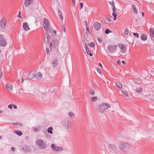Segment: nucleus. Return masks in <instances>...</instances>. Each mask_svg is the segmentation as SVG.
Segmentation results:
<instances>
[{
	"mask_svg": "<svg viewBox=\"0 0 154 154\" xmlns=\"http://www.w3.org/2000/svg\"><path fill=\"white\" fill-rule=\"evenodd\" d=\"M118 147L120 150L125 153L128 152L131 148L130 146L128 144L123 141H121L119 143Z\"/></svg>",
	"mask_w": 154,
	"mask_h": 154,
	"instance_id": "obj_1",
	"label": "nucleus"
},
{
	"mask_svg": "<svg viewBox=\"0 0 154 154\" xmlns=\"http://www.w3.org/2000/svg\"><path fill=\"white\" fill-rule=\"evenodd\" d=\"M110 107V106L109 103H102L98 105L97 109L98 112L102 113Z\"/></svg>",
	"mask_w": 154,
	"mask_h": 154,
	"instance_id": "obj_2",
	"label": "nucleus"
},
{
	"mask_svg": "<svg viewBox=\"0 0 154 154\" xmlns=\"http://www.w3.org/2000/svg\"><path fill=\"white\" fill-rule=\"evenodd\" d=\"M35 143L41 149H44L46 147V142H44L42 139H41L36 140Z\"/></svg>",
	"mask_w": 154,
	"mask_h": 154,
	"instance_id": "obj_3",
	"label": "nucleus"
},
{
	"mask_svg": "<svg viewBox=\"0 0 154 154\" xmlns=\"http://www.w3.org/2000/svg\"><path fill=\"white\" fill-rule=\"evenodd\" d=\"M117 48V46L116 45H109L107 47V50L109 53L112 54L115 52Z\"/></svg>",
	"mask_w": 154,
	"mask_h": 154,
	"instance_id": "obj_4",
	"label": "nucleus"
},
{
	"mask_svg": "<svg viewBox=\"0 0 154 154\" xmlns=\"http://www.w3.org/2000/svg\"><path fill=\"white\" fill-rule=\"evenodd\" d=\"M62 125L66 129H69L71 127V123L67 119H65L63 121Z\"/></svg>",
	"mask_w": 154,
	"mask_h": 154,
	"instance_id": "obj_5",
	"label": "nucleus"
},
{
	"mask_svg": "<svg viewBox=\"0 0 154 154\" xmlns=\"http://www.w3.org/2000/svg\"><path fill=\"white\" fill-rule=\"evenodd\" d=\"M43 27L46 32H48V28L50 26V25L48 19L46 18H45L43 21Z\"/></svg>",
	"mask_w": 154,
	"mask_h": 154,
	"instance_id": "obj_6",
	"label": "nucleus"
},
{
	"mask_svg": "<svg viewBox=\"0 0 154 154\" xmlns=\"http://www.w3.org/2000/svg\"><path fill=\"white\" fill-rule=\"evenodd\" d=\"M3 37V35H0V46L4 47L6 45L7 42Z\"/></svg>",
	"mask_w": 154,
	"mask_h": 154,
	"instance_id": "obj_7",
	"label": "nucleus"
},
{
	"mask_svg": "<svg viewBox=\"0 0 154 154\" xmlns=\"http://www.w3.org/2000/svg\"><path fill=\"white\" fill-rule=\"evenodd\" d=\"M93 25L94 29L97 31L99 30L101 27L100 23L98 22H96L94 23Z\"/></svg>",
	"mask_w": 154,
	"mask_h": 154,
	"instance_id": "obj_8",
	"label": "nucleus"
},
{
	"mask_svg": "<svg viewBox=\"0 0 154 154\" xmlns=\"http://www.w3.org/2000/svg\"><path fill=\"white\" fill-rule=\"evenodd\" d=\"M58 60L57 58L54 59L53 61H50L51 63L52 64L53 67L55 68L56 67L58 64Z\"/></svg>",
	"mask_w": 154,
	"mask_h": 154,
	"instance_id": "obj_9",
	"label": "nucleus"
},
{
	"mask_svg": "<svg viewBox=\"0 0 154 154\" xmlns=\"http://www.w3.org/2000/svg\"><path fill=\"white\" fill-rule=\"evenodd\" d=\"M34 0H25L24 5L26 7H28L32 3Z\"/></svg>",
	"mask_w": 154,
	"mask_h": 154,
	"instance_id": "obj_10",
	"label": "nucleus"
},
{
	"mask_svg": "<svg viewBox=\"0 0 154 154\" xmlns=\"http://www.w3.org/2000/svg\"><path fill=\"white\" fill-rule=\"evenodd\" d=\"M119 47L121 50V52L124 53L125 52L126 50V46L125 45L121 44L119 45Z\"/></svg>",
	"mask_w": 154,
	"mask_h": 154,
	"instance_id": "obj_11",
	"label": "nucleus"
},
{
	"mask_svg": "<svg viewBox=\"0 0 154 154\" xmlns=\"http://www.w3.org/2000/svg\"><path fill=\"white\" fill-rule=\"evenodd\" d=\"M45 35L46 36V38L45 37L44 41L45 44H48L49 43L50 41V39L49 38V35L48 34V32H46L45 33Z\"/></svg>",
	"mask_w": 154,
	"mask_h": 154,
	"instance_id": "obj_12",
	"label": "nucleus"
},
{
	"mask_svg": "<svg viewBox=\"0 0 154 154\" xmlns=\"http://www.w3.org/2000/svg\"><path fill=\"white\" fill-rule=\"evenodd\" d=\"M6 21L3 18L0 22V26L2 28H5L6 26Z\"/></svg>",
	"mask_w": 154,
	"mask_h": 154,
	"instance_id": "obj_13",
	"label": "nucleus"
},
{
	"mask_svg": "<svg viewBox=\"0 0 154 154\" xmlns=\"http://www.w3.org/2000/svg\"><path fill=\"white\" fill-rule=\"evenodd\" d=\"M34 72H30L27 76V78L29 79H31L35 77Z\"/></svg>",
	"mask_w": 154,
	"mask_h": 154,
	"instance_id": "obj_14",
	"label": "nucleus"
},
{
	"mask_svg": "<svg viewBox=\"0 0 154 154\" xmlns=\"http://www.w3.org/2000/svg\"><path fill=\"white\" fill-rule=\"evenodd\" d=\"M42 77V74L40 72H38L36 74L35 77L36 79L38 80H40L41 79Z\"/></svg>",
	"mask_w": 154,
	"mask_h": 154,
	"instance_id": "obj_15",
	"label": "nucleus"
},
{
	"mask_svg": "<svg viewBox=\"0 0 154 154\" xmlns=\"http://www.w3.org/2000/svg\"><path fill=\"white\" fill-rule=\"evenodd\" d=\"M5 87L6 88L8 91H11L12 90L13 86L12 85L9 83L6 84Z\"/></svg>",
	"mask_w": 154,
	"mask_h": 154,
	"instance_id": "obj_16",
	"label": "nucleus"
},
{
	"mask_svg": "<svg viewBox=\"0 0 154 154\" xmlns=\"http://www.w3.org/2000/svg\"><path fill=\"white\" fill-rule=\"evenodd\" d=\"M23 29L26 31L29 30V28L27 23H23Z\"/></svg>",
	"mask_w": 154,
	"mask_h": 154,
	"instance_id": "obj_17",
	"label": "nucleus"
},
{
	"mask_svg": "<svg viewBox=\"0 0 154 154\" xmlns=\"http://www.w3.org/2000/svg\"><path fill=\"white\" fill-rule=\"evenodd\" d=\"M112 16L113 17H114V20H115L116 19V17H117V14L116 12V10H113V13L112 14Z\"/></svg>",
	"mask_w": 154,
	"mask_h": 154,
	"instance_id": "obj_18",
	"label": "nucleus"
},
{
	"mask_svg": "<svg viewBox=\"0 0 154 154\" xmlns=\"http://www.w3.org/2000/svg\"><path fill=\"white\" fill-rule=\"evenodd\" d=\"M140 38L142 40L145 41L147 39V37L146 35L142 34L141 35Z\"/></svg>",
	"mask_w": 154,
	"mask_h": 154,
	"instance_id": "obj_19",
	"label": "nucleus"
},
{
	"mask_svg": "<svg viewBox=\"0 0 154 154\" xmlns=\"http://www.w3.org/2000/svg\"><path fill=\"white\" fill-rule=\"evenodd\" d=\"M109 147L112 150H115L117 149L116 146L115 145L113 144H109Z\"/></svg>",
	"mask_w": 154,
	"mask_h": 154,
	"instance_id": "obj_20",
	"label": "nucleus"
},
{
	"mask_svg": "<svg viewBox=\"0 0 154 154\" xmlns=\"http://www.w3.org/2000/svg\"><path fill=\"white\" fill-rule=\"evenodd\" d=\"M135 7V5L134 4H132V8L135 14H137L138 13V11L137 10L136 8Z\"/></svg>",
	"mask_w": 154,
	"mask_h": 154,
	"instance_id": "obj_21",
	"label": "nucleus"
},
{
	"mask_svg": "<svg viewBox=\"0 0 154 154\" xmlns=\"http://www.w3.org/2000/svg\"><path fill=\"white\" fill-rule=\"evenodd\" d=\"M109 3L110 5H112V8L113 10H114H114H116V8L115 5L114 4V1H112V2H109Z\"/></svg>",
	"mask_w": 154,
	"mask_h": 154,
	"instance_id": "obj_22",
	"label": "nucleus"
},
{
	"mask_svg": "<svg viewBox=\"0 0 154 154\" xmlns=\"http://www.w3.org/2000/svg\"><path fill=\"white\" fill-rule=\"evenodd\" d=\"M49 30L50 32L51 33L56 34V30H54L50 26L48 28V31Z\"/></svg>",
	"mask_w": 154,
	"mask_h": 154,
	"instance_id": "obj_23",
	"label": "nucleus"
},
{
	"mask_svg": "<svg viewBox=\"0 0 154 154\" xmlns=\"http://www.w3.org/2000/svg\"><path fill=\"white\" fill-rule=\"evenodd\" d=\"M142 88L140 86H139L137 88L135 89V91L137 93H138V92L140 93L142 91Z\"/></svg>",
	"mask_w": 154,
	"mask_h": 154,
	"instance_id": "obj_24",
	"label": "nucleus"
},
{
	"mask_svg": "<svg viewBox=\"0 0 154 154\" xmlns=\"http://www.w3.org/2000/svg\"><path fill=\"white\" fill-rule=\"evenodd\" d=\"M63 149L62 147L60 146H56L55 151H62Z\"/></svg>",
	"mask_w": 154,
	"mask_h": 154,
	"instance_id": "obj_25",
	"label": "nucleus"
},
{
	"mask_svg": "<svg viewBox=\"0 0 154 154\" xmlns=\"http://www.w3.org/2000/svg\"><path fill=\"white\" fill-rule=\"evenodd\" d=\"M23 149L24 151L26 152L30 151V148L28 146H25L24 148H23Z\"/></svg>",
	"mask_w": 154,
	"mask_h": 154,
	"instance_id": "obj_26",
	"label": "nucleus"
},
{
	"mask_svg": "<svg viewBox=\"0 0 154 154\" xmlns=\"http://www.w3.org/2000/svg\"><path fill=\"white\" fill-rule=\"evenodd\" d=\"M53 129V128L51 127L47 129V131L48 133H50L51 134H53L52 130Z\"/></svg>",
	"mask_w": 154,
	"mask_h": 154,
	"instance_id": "obj_27",
	"label": "nucleus"
},
{
	"mask_svg": "<svg viewBox=\"0 0 154 154\" xmlns=\"http://www.w3.org/2000/svg\"><path fill=\"white\" fill-rule=\"evenodd\" d=\"M14 132L19 136H21L22 134V132L19 131H14Z\"/></svg>",
	"mask_w": 154,
	"mask_h": 154,
	"instance_id": "obj_28",
	"label": "nucleus"
},
{
	"mask_svg": "<svg viewBox=\"0 0 154 154\" xmlns=\"http://www.w3.org/2000/svg\"><path fill=\"white\" fill-rule=\"evenodd\" d=\"M88 45L91 48H94L95 46V44L94 42H91Z\"/></svg>",
	"mask_w": 154,
	"mask_h": 154,
	"instance_id": "obj_29",
	"label": "nucleus"
},
{
	"mask_svg": "<svg viewBox=\"0 0 154 154\" xmlns=\"http://www.w3.org/2000/svg\"><path fill=\"white\" fill-rule=\"evenodd\" d=\"M85 49L86 53L88 54H89V52H90V51L89 49V48H88V47L86 45V44H85Z\"/></svg>",
	"mask_w": 154,
	"mask_h": 154,
	"instance_id": "obj_30",
	"label": "nucleus"
},
{
	"mask_svg": "<svg viewBox=\"0 0 154 154\" xmlns=\"http://www.w3.org/2000/svg\"><path fill=\"white\" fill-rule=\"evenodd\" d=\"M116 85L117 86V87H118L120 89H122V85L121 84L119 83H118L117 82H116L115 83Z\"/></svg>",
	"mask_w": 154,
	"mask_h": 154,
	"instance_id": "obj_31",
	"label": "nucleus"
},
{
	"mask_svg": "<svg viewBox=\"0 0 154 154\" xmlns=\"http://www.w3.org/2000/svg\"><path fill=\"white\" fill-rule=\"evenodd\" d=\"M40 126H38V127L35 128L34 129V131L35 132H38L40 131Z\"/></svg>",
	"mask_w": 154,
	"mask_h": 154,
	"instance_id": "obj_32",
	"label": "nucleus"
},
{
	"mask_svg": "<svg viewBox=\"0 0 154 154\" xmlns=\"http://www.w3.org/2000/svg\"><path fill=\"white\" fill-rule=\"evenodd\" d=\"M58 15H59L60 18L62 20L63 19V16L61 15V13L60 12V11L59 10H58Z\"/></svg>",
	"mask_w": 154,
	"mask_h": 154,
	"instance_id": "obj_33",
	"label": "nucleus"
},
{
	"mask_svg": "<svg viewBox=\"0 0 154 154\" xmlns=\"http://www.w3.org/2000/svg\"><path fill=\"white\" fill-rule=\"evenodd\" d=\"M121 92L122 93L124 94L126 97H128V94L127 91L122 90Z\"/></svg>",
	"mask_w": 154,
	"mask_h": 154,
	"instance_id": "obj_34",
	"label": "nucleus"
},
{
	"mask_svg": "<svg viewBox=\"0 0 154 154\" xmlns=\"http://www.w3.org/2000/svg\"><path fill=\"white\" fill-rule=\"evenodd\" d=\"M91 99L92 102H94L96 101L97 100V97H92Z\"/></svg>",
	"mask_w": 154,
	"mask_h": 154,
	"instance_id": "obj_35",
	"label": "nucleus"
},
{
	"mask_svg": "<svg viewBox=\"0 0 154 154\" xmlns=\"http://www.w3.org/2000/svg\"><path fill=\"white\" fill-rule=\"evenodd\" d=\"M51 147L52 149L54 151L55 150V149L56 148V146L54 144H52L51 145Z\"/></svg>",
	"mask_w": 154,
	"mask_h": 154,
	"instance_id": "obj_36",
	"label": "nucleus"
},
{
	"mask_svg": "<svg viewBox=\"0 0 154 154\" xmlns=\"http://www.w3.org/2000/svg\"><path fill=\"white\" fill-rule=\"evenodd\" d=\"M112 31H110L109 29H106L105 30V33L106 34H108L110 32H111Z\"/></svg>",
	"mask_w": 154,
	"mask_h": 154,
	"instance_id": "obj_37",
	"label": "nucleus"
},
{
	"mask_svg": "<svg viewBox=\"0 0 154 154\" xmlns=\"http://www.w3.org/2000/svg\"><path fill=\"white\" fill-rule=\"evenodd\" d=\"M58 42L57 40H54L53 41V44L54 46L56 45Z\"/></svg>",
	"mask_w": 154,
	"mask_h": 154,
	"instance_id": "obj_38",
	"label": "nucleus"
},
{
	"mask_svg": "<svg viewBox=\"0 0 154 154\" xmlns=\"http://www.w3.org/2000/svg\"><path fill=\"white\" fill-rule=\"evenodd\" d=\"M128 33V30L127 29H125L124 31V34L125 35H127Z\"/></svg>",
	"mask_w": 154,
	"mask_h": 154,
	"instance_id": "obj_39",
	"label": "nucleus"
},
{
	"mask_svg": "<svg viewBox=\"0 0 154 154\" xmlns=\"http://www.w3.org/2000/svg\"><path fill=\"white\" fill-rule=\"evenodd\" d=\"M133 35L137 38H138L139 37L138 34L137 33L133 32Z\"/></svg>",
	"mask_w": 154,
	"mask_h": 154,
	"instance_id": "obj_40",
	"label": "nucleus"
},
{
	"mask_svg": "<svg viewBox=\"0 0 154 154\" xmlns=\"http://www.w3.org/2000/svg\"><path fill=\"white\" fill-rule=\"evenodd\" d=\"M69 116L71 117H72L74 116V114L72 112H70L69 113Z\"/></svg>",
	"mask_w": 154,
	"mask_h": 154,
	"instance_id": "obj_41",
	"label": "nucleus"
},
{
	"mask_svg": "<svg viewBox=\"0 0 154 154\" xmlns=\"http://www.w3.org/2000/svg\"><path fill=\"white\" fill-rule=\"evenodd\" d=\"M96 69H97V72H98L100 74H101V72L100 71V69L99 68L97 67L96 68Z\"/></svg>",
	"mask_w": 154,
	"mask_h": 154,
	"instance_id": "obj_42",
	"label": "nucleus"
},
{
	"mask_svg": "<svg viewBox=\"0 0 154 154\" xmlns=\"http://www.w3.org/2000/svg\"><path fill=\"white\" fill-rule=\"evenodd\" d=\"M90 94L91 95H93L94 94V92L93 90H91L90 92Z\"/></svg>",
	"mask_w": 154,
	"mask_h": 154,
	"instance_id": "obj_43",
	"label": "nucleus"
},
{
	"mask_svg": "<svg viewBox=\"0 0 154 154\" xmlns=\"http://www.w3.org/2000/svg\"><path fill=\"white\" fill-rule=\"evenodd\" d=\"M107 20L109 22H111V19L109 17H107L106 18Z\"/></svg>",
	"mask_w": 154,
	"mask_h": 154,
	"instance_id": "obj_44",
	"label": "nucleus"
},
{
	"mask_svg": "<svg viewBox=\"0 0 154 154\" xmlns=\"http://www.w3.org/2000/svg\"><path fill=\"white\" fill-rule=\"evenodd\" d=\"M2 70H0V79L2 78Z\"/></svg>",
	"mask_w": 154,
	"mask_h": 154,
	"instance_id": "obj_45",
	"label": "nucleus"
},
{
	"mask_svg": "<svg viewBox=\"0 0 154 154\" xmlns=\"http://www.w3.org/2000/svg\"><path fill=\"white\" fill-rule=\"evenodd\" d=\"M63 31L65 32H66V29L64 24L63 25Z\"/></svg>",
	"mask_w": 154,
	"mask_h": 154,
	"instance_id": "obj_46",
	"label": "nucleus"
},
{
	"mask_svg": "<svg viewBox=\"0 0 154 154\" xmlns=\"http://www.w3.org/2000/svg\"><path fill=\"white\" fill-rule=\"evenodd\" d=\"M14 125H19L20 126H22V124L21 123L19 124V123H14Z\"/></svg>",
	"mask_w": 154,
	"mask_h": 154,
	"instance_id": "obj_47",
	"label": "nucleus"
},
{
	"mask_svg": "<svg viewBox=\"0 0 154 154\" xmlns=\"http://www.w3.org/2000/svg\"><path fill=\"white\" fill-rule=\"evenodd\" d=\"M97 40H98L99 42L100 43H101L102 42V40L100 39V38H97Z\"/></svg>",
	"mask_w": 154,
	"mask_h": 154,
	"instance_id": "obj_48",
	"label": "nucleus"
},
{
	"mask_svg": "<svg viewBox=\"0 0 154 154\" xmlns=\"http://www.w3.org/2000/svg\"><path fill=\"white\" fill-rule=\"evenodd\" d=\"M12 106H13V104H10V105H8V107L10 109H12Z\"/></svg>",
	"mask_w": 154,
	"mask_h": 154,
	"instance_id": "obj_49",
	"label": "nucleus"
},
{
	"mask_svg": "<svg viewBox=\"0 0 154 154\" xmlns=\"http://www.w3.org/2000/svg\"><path fill=\"white\" fill-rule=\"evenodd\" d=\"M20 13H21V12L20 11H19V13H18V14L17 15V17H21L20 16Z\"/></svg>",
	"mask_w": 154,
	"mask_h": 154,
	"instance_id": "obj_50",
	"label": "nucleus"
},
{
	"mask_svg": "<svg viewBox=\"0 0 154 154\" xmlns=\"http://www.w3.org/2000/svg\"><path fill=\"white\" fill-rule=\"evenodd\" d=\"M152 36L154 38V29L153 31L151 33Z\"/></svg>",
	"mask_w": 154,
	"mask_h": 154,
	"instance_id": "obj_51",
	"label": "nucleus"
},
{
	"mask_svg": "<svg viewBox=\"0 0 154 154\" xmlns=\"http://www.w3.org/2000/svg\"><path fill=\"white\" fill-rule=\"evenodd\" d=\"M80 5L81 7V8L82 9L83 8V3H80Z\"/></svg>",
	"mask_w": 154,
	"mask_h": 154,
	"instance_id": "obj_52",
	"label": "nucleus"
},
{
	"mask_svg": "<svg viewBox=\"0 0 154 154\" xmlns=\"http://www.w3.org/2000/svg\"><path fill=\"white\" fill-rule=\"evenodd\" d=\"M11 150L12 151H15V148L13 147H12L11 148Z\"/></svg>",
	"mask_w": 154,
	"mask_h": 154,
	"instance_id": "obj_53",
	"label": "nucleus"
},
{
	"mask_svg": "<svg viewBox=\"0 0 154 154\" xmlns=\"http://www.w3.org/2000/svg\"><path fill=\"white\" fill-rule=\"evenodd\" d=\"M13 107L15 109H16L17 108V106L14 104H13Z\"/></svg>",
	"mask_w": 154,
	"mask_h": 154,
	"instance_id": "obj_54",
	"label": "nucleus"
},
{
	"mask_svg": "<svg viewBox=\"0 0 154 154\" xmlns=\"http://www.w3.org/2000/svg\"><path fill=\"white\" fill-rule=\"evenodd\" d=\"M52 44H53V43H51L50 44V49H51L52 48Z\"/></svg>",
	"mask_w": 154,
	"mask_h": 154,
	"instance_id": "obj_55",
	"label": "nucleus"
},
{
	"mask_svg": "<svg viewBox=\"0 0 154 154\" xmlns=\"http://www.w3.org/2000/svg\"><path fill=\"white\" fill-rule=\"evenodd\" d=\"M46 51L47 52V53L48 54V52L49 51V49L48 48H47L46 49Z\"/></svg>",
	"mask_w": 154,
	"mask_h": 154,
	"instance_id": "obj_56",
	"label": "nucleus"
},
{
	"mask_svg": "<svg viewBox=\"0 0 154 154\" xmlns=\"http://www.w3.org/2000/svg\"><path fill=\"white\" fill-rule=\"evenodd\" d=\"M117 64H118V65H119L120 64V61L119 60H118L117 61Z\"/></svg>",
	"mask_w": 154,
	"mask_h": 154,
	"instance_id": "obj_57",
	"label": "nucleus"
},
{
	"mask_svg": "<svg viewBox=\"0 0 154 154\" xmlns=\"http://www.w3.org/2000/svg\"><path fill=\"white\" fill-rule=\"evenodd\" d=\"M89 54L90 56H93V54L90 52H89V54Z\"/></svg>",
	"mask_w": 154,
	"mask_h": 154,
	"instance_id": "obj_58",
	"label": "nucleus"
},
{
	"mask_svg": "<svg viewBox=\"0 0 154 154\" xmlns=\"http://www.w3.org/2000/svg\"><path fill=\"white\" fill-rule=\"evenodd\" d=\"M24 79L23 78H22V80H21V82H22V83H23V82H24Z\"/></svg>",
	"mask_w": 154,
	"mask_h": 154,
	"instance_id": "obj_59",
	"label": "nucleus"
},
{
	"mask_svg": "<svg viewBox=\"0 0 154 154\" xmlns=\"http://www.w3.org/2000/svg\"><path fill=\"white\" fill-rule=\"evenodd\" d=\"M86 29H87V30L89 32V28L88 27H86Z\"/></svg>",
	"mask_w": 154,
	"mask_h": 154,
	"instance_id": "obj_60",
	"label": "nucleus"
},
{
	"mask_svg": "<svg viewBox=\"0 0 154 154\" xmlns=\"http://www.w3.org/2000/svg\"><path fill=\"white\" fill-rule=\"evenodd\" d=\"M72 2H73V3L74 5L75 6V1H74V0H72Z\"/></svg>",
	"mask_w": 154,
	"mask_h": 154,
	"instance_id": "obj_61",
	"label": "nucleus"
},
{
	"mask_svg": "<svg viewBox=\"0 0 154 154\" xmlns=\"http://www.w3.org/2000/svg\"><path fill=\"white\" fill-rule=\"evenodd\" d=\"M99 65H100V66H101V67H102V65L100 63H99Z\"/></svg>",
	"mask_w": 154,
	"mask_h": 154,
	"instance_id": "obj_62",
	"label": "nucleus"
},
{
	"mask_svg": "<svg viewBox=\"0 0 154 154\" xmlns=\"http://www.w3.org/2000/svg\"><path fill=\"white\" fill-rule=\"evenodd\" d=\"M122 62L124 64L125 63V61H124L122 60Z\"/></svg>",
	"mask_w": 154,
	"mask_h": 154,
	"instance_id": "obj_63",
	"label": "nucleus"
},
{
	"mask_svg": "<svg viewBox=\"0 0 154 154\" xmlns=\"http://www.w3.org/2000/svg\"><path fill=\"white\" fill-rule=\"evenodd\" d=\"M141 13H142V16H144V14H143V12H142Z\"/></svg>",
	"mask_w": 154,
	"mask_h": 154,
	"instance_id": "obj_64",
	"label": "nucleus"
}]
</instances>
